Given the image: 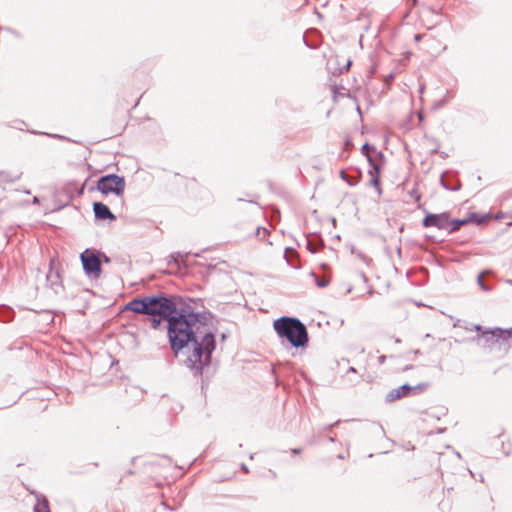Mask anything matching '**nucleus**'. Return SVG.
I'll return each instance as SVG.
<instances>
[{
  "mask_svg": "<svg viewBox=\"0 0 512 512\" xmlns=\"http://www.w3.org/2000/svg\"><path fill=\"white\" fill-rule=\"evenodd\" d=\"M393 340H394L395 343H400L401 342V340L399 338H397V337H393Z\"/></svg>",
  "mask_w": 512,
  "mask_h": 512,
  "instance_id": "a878e982",
  "label": "nucleus"
},
{
  "mask_svg": "<svg viewBox=\"0 0 512 512\" xmlns=\"http://www.w3.org/2000/svg\"><path fill=\"white\" fill-rule=\"evenodd\" d=\"M95 217L97 219H110L115 220V216L110 212L107 205L101 203V202H95L93 205Z\"/></svg>",
  "mask_w": 512,
  "mask_h": 512,
  "instance_id": "9d476101",
  "label": "nucleus"
},
{
  "mask_svg": "<svg viewBox=\"0 0 512 512\" xmlns=\"http://www.w3.org/2000/svg\"><path fill=\"white\" fill-rule=\"evenodd\" d=\"M80 258L86 275L98 279L102 271L99 254L87 249L81 253Z\"/></svg>",
  "mask_w": 512,
  "mask_h": 512,
  "instance_id": "423d86ee",
  "label": "nucleus"
},
{
  "mask_svg": "<svg viewBox=\"0 0 512 512\" xmlns=\"http://www.w3.org/2000/svg\"><path fill=\"white\" fill-rule=\"evenodd\" d=\"M147 307V315L163 317L167 322L178 311L174 301L164 296H148Z\"/></svg>",
  "mask_w": 512,
  "mask_h": 512,
  "instance_id": "7ed1b4c3",
  "label": "nucleus"
},
{
  "mask_svg": "<svg viewBox=\"0 0 512 512\" xmlns=\"http://www.w3.org/2000/svg\"><path fill=\"white\" fill-rule=\"evenodd\" d=\"M167 331L171 349L176 354L189 343L193 344L186 363L191 370L201 373L210 363L215 349L214 334L208 331L206 318L200 313L181 309L169 317Z\"/></svg>",
  "mask_w": 512,
  "mask_h": 512,
  "instance_id": "f257e3e1",
  "label": "nucleus"
},
{
  "mask_svg": "<svg viewBox=\"0 0 512 512\" xmlns=\"http://www.w3.org/2000/svg\"><path fill=\"white\" fill-rule=\"evenodd\" d=\"M273 328L280 338L286 339L293 347H305L308 333L305 325L297 318L281 317L273 322Z\"/></svg>",
  "mask_w": 512,
  "mask_h": 512,
  "instance_id": "f03ea898",
  "label": "nucleus"
},
{
  "mask_svg": "<svg viewBox=\"0 0 512 512\" xmlns=\"http://www.w3.org/2000/svg\"><path fill=\"white\" fill-rule=\"evenodd\" d=\"M512 338V328L511 329H486L482 331L481 334H478L474 339L478 346L482 348H493L496 344L505 342Z\"/></svg>",
  "mask_w": 512,
  "mask_h": 512,
  "instance_id": "20e7f679",
  "label": "nucleus"
},
{
  "mask_svg": "<svg viewBox=\"0 0 512 512\" xmlns=\"http://www.w3.org/2000/svg\"><path fill=\"white\" fill-rule=\"evenodd\" d=\"M468 222H469L468 219H463V220H458V219L450 220L449 219V228L447 230L449 232H454V231L458 230L461 226L467 224Z\"/></svg>",
  "mask_w": 512,
  "mask_h": 512,
  "instance_id": "f8f14e48",
  "label": "nucleus"
},
{
  "mask_svg": "<svg viewBox=\"0 0 512 512\" xmlns=\"http://www.w3.org/2000/svg\"><path fill=\"white\" fill-rule=\"evenodd\" d=\"M20 178V173L15 174H7L4 172H0V180L1 181H8V182H14Z\"/></svg>",
  "mask_w": 512,
  "mask_h": 512,
  "instance_id": "ddd939ff",
  "label": "nucleus"
},
{
  "mask_svg": "<svg viewBox=\"0 0 512 512\" xmlns=\"http://www.w3.org/2000/svg\"><path fill=\"white\" fill-rule=\"evenodd\" d=\"M317 284L319 287H325L327 285V281H318Z\"/></svg>",
  "mask_w": 512,
  "mask_h": 512,
  "instance_id": "aec40b11",
  "label": "nucleus"
},
{
  "mask_svg": "<svg viewBox=\"0 0 512 512\" xmlns=\"http://www.w3.org/2000/svg\"><path fill=\"white\" fill-rule=\"evenodd\" d=\"M97 189L103 194L114 193L117 196H122L125 190V180L118 175L109 174L98 180Z\"/></svg>",
  "mask_w": 512,
  "mask_h": 512,
  "instance_id": "39448f33",
  "label": "nucleus"
},
{
  "mask_svg": "<svg viewBox=\"0 0 512 512\" xmlns=\"http://www.w3.org/2000/svg\"><path fill=\"white\" fill-rule=\"evenodd\" d=\"M428 387L429 383L426 382L419 383L415 386L404 384L400 387L390 390L386 395V401L394 402L396 400H399L410 395H418L426 391Z\"/></svg>",
  "mask_w": 512,
  "mask_h": 512,
  "instance_id": "0eeeda50",
  "label": "nucleus"
},
{
  "mask_svg": "<svg viewBox=\"0 0 512 512\" xmlns=\"http://www.w3.org/2000/svg\"><path fill=\"white\" fill-rule=\"evenodd\" d=\"M340 175L342 179L347 180V176L344 171H341Z\"/></svg>",
  "mask_w": 512,
  "mask_h": 512,
  "instance_id": "412c9836",
  "label": "nucleus"
},
{
  "mask_svg": "<svg viewBox=\"0 0 512 512\" xmlns=\"http://www.w3.org/2000/svg\"><path fill=\"white\" fill-rule=\"evenodd\" d=\"M385 360H386V356L385 355H382V356H380L378 358V361H379L380 364H383L385 362Z\"/></svg>",
  "mask_w": 512,
  "mask_h": 512,
  "instance_id": "6ab92c4d",
  "label": "nucleus"
},
{
  "mask_svg": "<svg viewBox=\"0 0 512 512\" xmlns=\"http://www.w3.org/2000/svg\"><path fill=\"white\" fill-rule=\"evenodd\" d=\"M418 118H419V120H420V121H422V120H423V113H422V112H419V113H418Z\"/></svg>",
  "mask_w": 512,
  "mask_h": 512,
  "instance_id": "b1692460",
  "label": "nucleus"
},
{
  "mask_svg": "<svg viewBox=\"0 0 512 512\" xmlns=\"http://www.w3.org/2000/svg\"><path fill=\"white\" fill-rule=\"evenodd\" d=\"M301 452L300 449H292L293 454H299Z\"/></svg>",
  "mask_w": 512,
  "mask_h": 512,
  "instance_id": "5701e85b",
  "label": "nucleus"
},
{
  "mask_svg": "<svg viewBox=\"0 0 512 512\" xmlns=\"http://www.w3.org/2000/svg\"><path fill=\"white\" fill-rule=\"evenodd\" d=\"M103 260H104V262H106V263H108V262L110 261V260H109V258H108L107 256H105V255H103Z\"/></svg>",
  "mask_w": 512,
  "mask_h": 512,
  "instance_id": "393cba45",
  "label": "nucleus"
},
{
  "mask_svg": "<svg viewBox=\"0 0 512 512\" xmlns=\"http://www.w3.org/2000/svg\"><path fill=\"white\" fill-rule=\"evenodd\" d=\"M348 372H353V373H355V372H356V369H355L354 367H350V368L348 369Z\"/></svg>",
  "mask_w": 512,
  "mask_h": 512,
  "instance_id": "bb28decb",
  "label": "nucleus"
},
{
  "mask_svg": "<svg viewBox=\"0 0 512 512\" xmlns=\"http://www.w3.org/2000/svg\"><path fill=\"white\" fill-rule=\"evenodd\" d=\"M478 284L480 285V287L484 290V291H488L489 288L484 284L483 282V276L482 275H479L478 276Z\"/></svg>",
  "mask_w": 512,
  "mask_h": 512,
  "instance_id": "f3484780",
  "label": "nucleus"
},
{
  "mask_svg": "<svg viewBox=\"0 0 512 512\" xmlns=\"http://www.w3.org/2000/svg\"><path fill=\"white\" fill-rule=\"evenodd\" d=\"M362 153L367 157L371 167L377 172L378 170V165L375 163V161L373 160L372 156L370 155V152L371 151H374V147L370 146L369 144H364L362 146Z\"/></svg>",
  "mask_w": 512,
  "mask_h": 512,
  "instance_id": "9b49d317",
  "label": "nucleus"
},
{
  "mask_svg": "<svg viewBox=\"0 0 512 512\" xmlns=\"http://www.w3.org/2000/svg\"><path fill=\"white\" fill-rule=\"evenodd\" d=\"M421 38H422V35H420V34L415 35V41L418 42V41H420Z\"/></svg>",
  "mask_w": 512,
  "mask_h": 512,
  "instance_id": "4be33fe9",
  "label": "nucleus"
},
{
  "mask_svg": "<svg viewBox=\"0 0 512 512\" xmlns=\"http://www.w3.org/2000/svg\"><path fill=\"white\" fill-rule=\"evenodd\" d=\"M148 297L133 299L126 305V309L139 314H147Z\"/></svg>",
  "mask_w": 512,
  "mask_h": 512,
  "instance_id": "1a4fd4ad",
  "label": "nucleus"
},
{
  "mask_svg": "<svg viewBox=\"0 0 512 512\" xmlns=\"http://www.w3.org/2000/svg\"><path fill=\"white\" fill-rule=\"evenodd\" d=\"M369 174L371 175V184L376 187V188H379L380 186V182H379V169L377 170V172L371 167V170L369 171Z\"/></svg>",
  "mask_w": 512,
  "mask_h": 512,
  "instance_id": "4468645a",
  "label": "nucleus"
},
{
  "mask_svg": "<svg viewBox=\"0 0 512 512\" xmlns=\"http://www.w3.org/2000/svg\"><path fill=\"white\" fill-rule=\"evenodd\" d=\"M473 330H475V331L479 332V334H481V333H482V331H485V330L482 328V326H481V325H479V324L474 325V326H473Z\"/></svg>",
  "mask_w": 512,
  "mask_h": 512,
  "instance_id": "a211bd4d",
  "label": "nucleus"
},
{
  "mask_svg": "<svg viewBox=\"0 0 512 512\" xmlns=\"http://www.w3.org/2000/svg\"><path fill=\"white\" fill-rule=\"evenodd\" d=\"M162 319H163V317H160V316H152V318H151L152 327L156 329L160 325Z\"/></svg>",
  "mask_w": 512,
  "mask_h": 512,
  "instance_id": "dca6fc26",
  "label": "nucleus"
},
{
  "mask_svg": "<svg viewBox=\"0 0 512 512\" xmlns=\"http://www.w3.org/2000/svg\"><path fill=\"white\" fill-rule=\"evenodd\" d=\"M423 226L447 230L449 228V216L447 213L428 214L423 220Z\"/></svg>",
  "mask_w": 512,
  "mask_h": 512,
  "instance_id": "6e6552de",
  "label": "nucleus"
},
{
  "mask_svg": "<svg viewBox=\"0 0 512 512\" xmlns=\"http://www.w3.org/2000/svg\"><path fill=\"white\" fill-rule=\"evenodd\" d=\"M267 234H268L267 229L259 227V226L256 228V231H255L256 237H258L260 239H264Z\"/></svg>",
  "mask_w": 512,
  "mask_h": 512,
  "instance_id": "2eb2a0df",
  "label": "nucleus"
}]
</instances>
